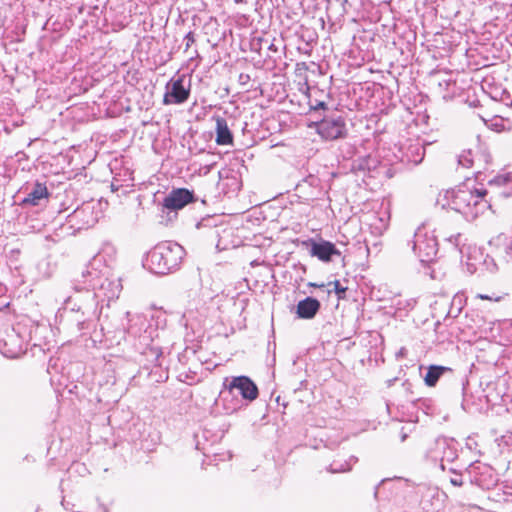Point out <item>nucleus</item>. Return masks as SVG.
I'll return each mask as SVG.
<instances>
[{
    "label": "nucleus",
    "instance_id": "obj_23",
    "mask_svg": "<svg viewBox=\"0 0 512 512\" xmlns=\"http://www.w3.org/2000/svg\"><path fill=\"white\" fill-rule=\"evenodd\" d=\"M327 105L323 101L317 102L315 105L311 106L312 109L318 110V109H326Z\"/></svg>",
    "mask_w": 512,
    "mask_h": 512
},
{
    "label": "nucleus",
    "instance_id": "obj_11",
    "mask_svg": "<svg viewBox=\"0 0 512 512\" xmlns=\"http://www.w3.org/2000/svg\"><path fill=\"white\" fill-rule=\"evenodd\" d=\"M427 457L433 461H444L445 459L450 461L455 457L454 451L450 448V442L445 437L437 438L433 447L427 451Z\"/></svg>",
    "mask_w": 512,
    "mask_h": 512
},
{
    "label": "nucleus",
    "instance_id": "obj_18",
    "mask_svg": "<svg viewBox=\"0 0 512 512\" xmlns=\"http://www.w3.org/2000/svg\"><path fill=\"white\" fill-rule=\"evenodd\" d=\"M410 150L411 152L415 151L417 153V157L410 158L407 155L408 161L414 162L415 164L420 163L424 156V148L417 144L416 146H411Z\"/></svg>",
    "mask_w": 512,
    "mask_h": 512
},
{
    "label": "nucleus",
    "instance_id": "obj_7",
    "mask_svg": "<svg viewBox=\"0 0 512 512\" xmlns=\"http://www.w3.org/2000/svg\"><path fill=\"white\" fill-rule=\"evenodd\" d=\"M190 95V84L186 87L184 85V75L177 79H171L166 84V92L164 94L163 102L169 104L184 103Z\"/></svg>",
    "mask_w": 512,
    "mask_h": 512
},
{
    "label": "nucleus",
    "instance_id": "obj_26",
    "mask_svg": "<svg viewBox=\"0 0 512 512\" xmlns=\"http://www.w3.org/2000/svg\"><path fill=\"white\" fill-rule=\"evenodd\" d=\"M478 297L481 299H490L487 295H482V294H480Z\"/></svg>",
    "mask_w": 512,
    "mask_h": 512
},
{
    "label": "nucleus",
    "instance_id": "obj_5",
    "mask_svg": "<svg viewBox=\"0 0 512 512\" xmlns=\"http://www.w3.org/2000/svg\"><path fill=\"white\" fill-rule=\"evenodd\" d=\"M413 251L422 263L432 262L438 252V242L434 235L418 229L414 235Z\"/></svg>",
    "mask_w": 512,
    "mask_h": 512
},
{
    "label": "nucleus",
    "instance_id": "obj_10",
    "mask_svg": "<svg viewBox=\"0 0 512 512\" xmlns=\"http://www.w3.org/2000/svg\"><path fill=\"white\" fill-rule=\"evenodd\" d=\"M230 392L237 390L246 400L253 401L258 397V388L256 384L247 376L233 377L227 385Z\"/></svg>",
    "mask_w": 512,
    "mask_h": 512
},
{
    "label": "nucleus",
    "instance_id": "obj_4",
    "mask_svg": "<svg viewBox=\"0 0 512 512\" xmlns=\"http://www.w3.org/2000/svg\"><path fill=\"white\" fill-rule=\"evenodd\" d=\"M129 325L127 327V334L134 338L138 343L136 344L139 349L149 347L153 342L154 330L148 324L146 317L142 314L126 313Z\"/></svg>",
    "mask_w": 512,
    "mask_h": 512
},
{
    "label": "nucleus",
    "instance_id": "obj_22",
    "mask_svg": "<svg viewBox=\"0 0 512 512\" xmlns=\"http://www.w3.org/2000/svg\"><path fill=\"white\" fill-rule=\"evenodd\" d=\"M450 483L454 486H462L463 485V481H462L461 477L451 478Z\"/></svg>",
    "mask_w": 512,
    "mask_h": 512
},
{
    "label": "nucleus",
    "instance_id": "obj_8",
    "mask_svg": "<svg viewBox=\"0 0 512 512\" xmlns=\"http://www.w3.org/2000/svg\"><path fill=\"white\" fill-rule=\"evenodd\" d=\"M195 201L194 193L186 188L172 189L163 200V208L170 211L183 209L187 204Z\"/></svg>",
    "mask_w": 512,
    "mask_h": 512
},
{
    "label": "nucleus",
    "instance_id": "obj_1",
    "mask_svg": "<svg viewBox=\"0 0 512 512\" xmlns=\"http://www.w3.org/2000/svg\"><path fill=\"white\" fill-rule=\"evenodd\" d=\"M486 193L487 191L484 189H471L464 184L457 189L444 192L443 200L445 202L442 203V207L448 206L461 213L466 219L473 220L489 207L488 202L484 199Z\"/></svg>",
    "mask_w": 512,
    "mask_h": 512
},
{
    "label": "nucleus",
    "instance_id": "obj_3",
    "mask_svg": "<svg viewBox=\"0 0 512 512\" xmlns=\"http://www.w3.org/2000/svg\"><path fill=\"white\" fill-rule=\"evenodd\" d=\"M88 276H92L89 270L82 272L84 283L87 284L83 294H78L75 297H69L67 300V307H70L72 312L81 313L77 318L80 329H84L86 322L92 321L98 317V302L95 293L90 289L94 288L95 284L92 280H87Z\"/></svg>",
    "mask_w": 512,
    "mask_h": 512
},
{
    "label": "nucleus",
    "instance_id": "obj_12",
    "mask_svg": "<svg viewBox=\"0 0 512 512\" xmlns=\"http://www.w3.org/2000/svg\"><path fill=\"white\" fill-rule=\"evenodd\" d=\"M49 191L45 184L36 182L31 190L27 193L26 197L22 200L23 205L38 206L43 201H47L49 198Z\"/></svg>",
    "mask_w": 512,
    "mask_h": 512
},
{
    "label": "nucleus",
    "instance_id": "obj_2",
    "mask_svg": "<svg viewBox=\"0 0 512 512\" xmlns=\"http://www.w3.org/2000/svg\"><path fill=\"white\" fill-rule=\"evenodd\" d=\"M184 255L185 251L178 243L162 242L147 253L143 267L151 273L166 275L179 268Z\"/></svg>",
    "mask_w": 512,
    "mask_h": 512
},
{
    "label": "nucleus",
    "instance_id": "obj_21",
    "mask_svg": "<svg viewBox=\"0 0 512 512\" xmlns=\"http://www.w3.org/2000/svg\"><path fill=\"white\" fill-rule=\"evenodd\" d=\"M186 45L185 50H188L189 47L195 42V36L193 32H188L184 38Z\"/></svg>",
    "mask_w": 512,
    "mask_h": 512
},
{
    "label": "nucleus",
    "instance_id": "obj_24",
    "mask_svg": "<svg viewBox=\"0 0 512 512\" xmlns=\"http://www.w3.org/2000/svg\"><path fill=\"white\" fill-rule=\"evenodd\" d=\"M250 77L248 74H240L239 76V81L242 83V84H246L248 81H249Z\"/></svg>",
    "mask_w": 512,
    "mask_h": 512
},
{
    "label": "nucleus",
    "instance_id": "obj_19",
    "mask_svg": "<svg viewBox=\"0 0 512 512\" xmlns=\"http://www.w3.org/2000/svg\"><path fill=\"white\" fill-rule=\"evenodd\" d=\"M508 182H512V176L509 175H501L495 177L493 180L490 181V183H495L497 185H504Z\"/></svg>",
    "mask_w": 512,
    "mask_h": 512
},
{
    "label": "nucleus",
    "instance_id": "obj_17",
    "mask_svg": "<svg viewBox=\"0 0 512 512\" xmlns=\"http://www.w3.org/2000/svg\"><path fill=\"white\" fill-rule=\"evenodd\" d=\"M474 159L471 150H465L458 156V164L463 168H471Z\"/></svg>",
    "mask_w": 512,
    "mask_h": 512
},
{
    "label": "nucleus",
    "instance_id": "obj_16",
    "mask_svg": "<svg viewBox=\"0 0 512 512\" xmlns=\"http://www.w3.org/2000/svg\"><path fill=\"white\" fill-rule=\"evenodd\" d=\"M357 459L355 457H351L349 461L340 462V461H333L328 468V471L331 473H342V472H348L351 470L352 463H355Z\"/></svg>",
    "mask_w": 512,
    "mask_h": 512
},
{
    "label": "nucleus",
    "instance_id": "obj_15",
    "mask_svg": "<svg viewBox=\"0 0 512 512\" xmlns=\"http://www.w3.org/2000/svg\"><path fill=\"white\" fill-rule=\"evenodd\" d=\"M448 370L447 367L444 366H438V365H431L428 368V371L426 373V376L424 377V382L427 386L433 387L438 382L441 375Z\"/></svg>",
    "mask_w": 512,
    "mask_h": 512
},
{
    "label": "nucleus",
    "instance_id": "obj_6",
    "mask_svg": "<svg viewBox=\"0 0 512 512\" xmlns=\"http://www.w3.org/2000/svg\"><path fill=\"white\" fill-rule=\"evenodd\" d=\"M319 135L326 140H336L346 136V124L342 116L326 117L317 124Z\"/></svg>",
    "mask_w": 512,
    "mask_h": 512
},
{
    "label": "nucleus",
    "instance_id": "obj_13",
    "mask_svg": "<svg viewBox=\"0 0 512 512\" xmlns=\"http://www.w3.org/2000/svg\"><path fill=\"white\" fill-rule=\"evenodd\" d=\"M321 307L320 302L313 297H306L298 302L296 314L301 319H312L318 313Z\"/></svg>",
    "mask_w": 512,
    "mask_h": 512
},
{
    "label": "nucleus",
    "instance_id": "obj_20",
    "mask_svg": "<svg viewBox=\"0 0 512 512\" xmlns=\"http://www.w3.org/2000/svg\"><path fill=\"white\" fill-rule=\"evenodd\" d=\"M330 284L334 286V291L338 295L339 298H341L342 294H344L347 290L346 287L341 286V284L338 280H335V281L331 282Z\"/></svg>",
    "mask_w": 512,
    "mask_h": 512
},
{
    "label": "nucleus",
    "instance_id": "obj_14",
    "mask_svg": "<svg viewBox=\"0 0 512 512\" xmlns=\"http://www.w3.org/2000/svg\"><path fill=\"white\" fill-rule=\"evenodd\" d=\"M233 136L230 132L227 122L224 118L218 117L216 119V143L218 145L232 144Z\"/></svg>",
    "mask_w": 512,
    "mask_h": 512
},
{
    "label": "nucleus",
    "instance_id": "obj_25",
    "mask_svg": "<svg viewBox=\"0 0 512 512\" xmlns=\"http://www.w3.org/2000/svg\"><path fill=\"white\" fill-rule=\"evenodd\" d=\"M439 197H442V199H438V203H440L442 205V203H444L445 201L443 200V195L442 194H439Z\"/></svg>",
    "mask_w": 512,
    "mask_h": 512
},
{
    "label": "nucleus",
    "instance_id": "obj_9",
    "mask_svg": "<svg viewBox=\"0 0 512 512\" xmlns=\"http://www.w3.org/2000/svg\"><path fill=\"white\" fill-rule=\"evenodd\" d=\"M302 244L310 246V255L317 257L322 262H329L332 260L333 256L341 255V252L336 248V246L329 241L322 240L320 242H316L313 239H308L303 241Z\"/></svg>",
    "mask_w": 512,
    "mask_h": 512
}]
</instances>
